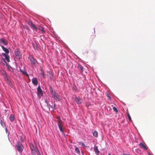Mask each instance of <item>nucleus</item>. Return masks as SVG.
Segmentation results:
<instances>
[{
  "label": "nucleus",
  "mask_w": 155,
  "mask_h": 155,
  "mask_svg": "<svg viewBox=\"0 0 155 155\" xmlns=\"http://www.w3.org/2000/svg\"><path fill=\"white\" fill-rule=\"evenodd\" d=\"M50 92L53 97L57 101H60V97L58 93H56L55 91H54L52 88H50Z\"/></svg>",
  "instance_id": "f257e3e1"
},
{
  "label": "nucleus",
  "mask_w": 155,
  "mask_h": 155,
  "mask_svg": "<svg viewBox=\"0 0 155 155\" xmlns=\"http://www.w3.org/2000/svg\"><path fill=\"white\" fill-rule=\"evenodd\" d=\"M15 147L18 152L20 153H22L24 148V147L20 141L17 142V144L15 146Z\"/></svg>",
  "instance_id": "f03ea898"
},
{
  "label": "nucleus",
  "mask_w": 155,
  "mask_h": 155,
  "mask_svg": "<svg viewBox=\"0 0 155 155\" xmlns=\"http://www.w3.org/2000/svg\"><path fill=\"white\" fill-rule=\"evenodd\" d=\"M2 74L4 76V77L5 79V81H8V83L9 84L10 86L11 87H13V85L12 84L10 81L8 80V75L5 71H4L2 73Z\"/></svg>",
  "instance_id": "7ed1b4c3"
},
{
  "label": "nucleus",
  "mask_w": 155,
  "mask_h": 155,
  "mask_svg": "<svg viewBox=\"0 0 155 155\" xmlns=\"http://www.w3.org/2000/svg\"><path fill=\"white\" fill-rule=\"evenodd\" d=\"M2 74L4 76V77L5 79V81H8V83L9 84L10 86L11 87H13V85L12 84L10 81L8 80V75L5 71H4L2 73Z\"/></svg>",
  "instance_id": "20e7f679"
},
{
  "label": "nucleus",
  "mask_w": 155,
  "mask_h": 155,
  "mask_svg": "<svg viewBox=\"0 0 155 155\" xmlns=\"http://www.w3.org/2000/svg\"><path fill=\"white\" fill-rule=\"evenodd\" d=\"M2 74L4 76V77L5 79V81H8V83L9 84L10 86L11 87H13V85L12 84L10 81L8 80V75L5 71H4L2 73Z\"/></svg>",
  "instance_id": "39448f33"
},
{
  "label": "nucleus",
  "mask_w": 155,
  "mask_h": 155,
  "mask_svg": "<svg viewBox=\"0 0 155 155\" xmlns=\"http://www.w3.org/2000/svg\"><path fill=\"white\" fill-rule=\"evenodd\" d=\"M28 24L31 26L32 28L35 30L36 31H37V28L35 26L31 21H28Z\"/></svg>",
  "instance_id": "423d86ee"
},
{
  "label": "nucleus",
  "mask_w": 155,
  "mask_h": 155,
  "mask_svg": "<svg viewBox=\"0 0 155 155\" xmlns=\"http://www.w3.org/2000/svg\"><path fill=\"white\" fill-rule=\"evenodd\" d=\"M37 93L39 96L41 97L43 95L42 91L40 86L38 87L37 88Z\"/></svg>",
  "instance_id": "0eeeda50"
},
{
  "label": "nucleus",
  "mask_w": 155,
  "mask_h": 155,
  "mask_svg": "<svg viewBox=\"0 0 155 155\" xmlns=\"http://www.w3.org/2000/svg\"><path fill=\"white\" fill-rule=\"evenodd\" d=\"M15 54L17 58L19 59L21 57V55L20 52L18 50L15 51Z\"/></svg>",
  "instance_id": "6e6552de"
},
{
  "label": "nucleus",
  "mask_w": 155,
  "mask_h": 155,
  "mask_svg": "<svg viewBox=\"0 0 155 155\" xmlns=\"http://www.w3.org/2000/svg\"><path fill=\"white\" fill-rule=\"evenodd\" d=\"M55 105V104L54 103L53 106L51 105L50 104H48V107L49 110L53 111L56 109Z\"/></svg>",
  "instance_id": "1a4fd4ad"
},
{
  "label": "nucleus",
  "mask_w": 155,
  "mask_h": 155,
  "mask_svg": "<svg viewBox=\"0 0 155 155\" xmlns=\"http://www.w3.org/2000/svg\"><path fill=\"white\" fill-rule=\"evenodd\" d=\"M58 127L59 128L60 130V131L63 134H64V130L62 128L63 127V125L62 123L58 124Z\"/></svg>",
  "instance_id": "9d476101"
},
{
  "label": "nucleus",
  "mask_w": 155,
  "mask_h": 155,
  "mask_svg": "<svg viewBox=\"0 0 155 155\" xmlns=\"http://www.w3.org/2000/svg\"><path fill=\"white\" fill-rule=\"evenodd\" d=\"M32 83L33 84L35 85L36 86L38 84V81L36 78H33L32 80Z\"/></svg>",
  "instance_id": "9b49d317"
},
{
  "label": "nucleus",
  "mask_w": 155,
  "mask_h": 155,
  "mask_svg": "<svg viewBox=\"0 0 155 155\" xmlns=\"http://www.w3.org/2000/svg\"><path fill=\"white\" fill-rule=\"evenodd\" d=\"M0 42L3 43L5 45H7L8 44L7 41L4 38H1L0 39Z\"/></svg>",
  "instance_id": "f8f14e48"
},
{
  "label": "nucleus",
  "mask_w": 155,
  "mask_h": 155,
  "mask_svg": "<svg viewBox=\"0 0 155 155\" xmlns=\"http://www.w3.org/2000/svg\"><path fill=\"white\" fill-rule=\"evenodd\" d=\"M139 146H140V147L142 149H143L145 150L147 149V147L145 145H144V144H143V143H142V142H140L139 143Z\"/></svg>",
  "instance_id": "ddd939ff"
},
{
  "label": "nucleus",
  "mask_w": 155,
  "mask_h": 155,
  "mask_svg": "<svg viewBox=\"0 0 155 155\" xmlns=\"http://www.w3.org/2000/svg\"><path fill=\"white\" fill-rule=\"evenodd\" d=\"M75 100L78 104H80L81 103V100L80 98H78L77 97H75Z\"/></svg>",
  "instance_id": "4468645a"
},
{
  "label": "nucleus",
  "mask_w": 155,
  "mask_h": 155,
  "mask_svg": "<svg viewBox=\"0 0 155 155\" xmlns=\"http://www.w3.org/2000/svg\"><path fill=\"white\" fill-rule=\"evenodd\" d=\"M2 55L4 56L5 57V59L7 60L8 62H9L10 61L9 56L5 53H3Z\"/></svg>",
  "instance_id": "2eb2a0df"
},
{
  "label": "nucleus",
  "mask_w": 155,
  "mask_h": 155,
  "mask_svg": "<svg viewBox=\"0 0 155 155\" xmlns=\"http://www.w3.org/2000/svg\"><path fill=\"white\" fill-rule=\"evenodd\" d=\"M94 149L95 153L97 155L99 153V151L97 147L96 146H94Z\"/></svg>",
  "instance_id": "dca6fc26"
},
{
  "label": "nucleus",
  "mask_w": 155,
  "mask_h": 155,
  "mask_svg": "<svg viewBox=\"0 0 155 155\" xmlns=\"http://www.w3.org/2000/svg\"><path fill=\"white\" fill-rule=\"evenodd\" d=\"M30 61L31 63L33 64H36V61L35 59L33 57H32L30 58Z\"/></svg>",
  "instance_id": "f3484780"
},
{
  "label": "nucleus",
  "mask_w": 155,
  "mask_h": 155,
  "mask_svg": "<svg viewBox=\"0 0 155 155\" xmlns=\"http://www.w3.org/2000/svg\"><path fill=\"white\" fill-rule=\"evenodd\" d=\"M38 150V149L36 148H35V149L33 150H32V154L33 155H36Z\"/></svg>",
  "instance_id": "a211bd4d"
},
{
  "label": "nucleus",
  "mask_w": 155,
  "mask_h": 155,
  "mask_svg": "<svg viewBox=\"0 0 155 155\" xmlns=\"http://www.w3.org/2000/svg\"><path fill=\"white\" fill-rule=\"evenodd\" d=\"M3 50L7 54H8L9 52V51L6 48H5L3 46H1Z\"/></svg>",
  "instance_id": "6ab92c4d"
},
{
  "label": "nucleus",
  "mask_w": 155,
  "mask_h": 155,
  "mask_svg": "<svg viewBox=\"0 0 155 155\" xmlns=\"http://www.w3.org/2000/svg\"><path fill=\"white\" fill-rule=\"evenodd\" d=\"M93 134L94 137H98V133L96 131H94L93 133Z\"/></svg>",
  "instance_id": "aec40b11"
},
{
  "label": "nucleus",
  "mask_w": 155,
  "mask_h": 155,
  "mask_svg": "<svg viewBox=\"0 0 155 155\" xmlns=\"http://www.w3.org/2000/svg\"><path fill=\"white\" fill-rule=\"evenodd\" d=\"M21 72H22L23 74L25 75H26L28 77H29V75L27 73V72L26 71H24L21 69L20 70Z\"/></svg>",
  "instance_id": "412c9836"
},
{
  "label": "nucleus",
  "mask_w": 155,
  "mask_h": 155,
  "mask_svg": "<svg viewBox=\"0 0 155 155\" xmlns=\"http://www.w3.org/2000/svg\"><path fill=\"white\" fill-rule=\"evenodd\" d=\"M41 74L42 75L43 78H45L46 77V76H45V75L44 74V71L42 69H41Z\"/></svg>",
  "instance_id": "4be33fe9"
},
{
  "label": "nucleus",
  "mask_w": 155,
  "mask_h": 155,
  "mask_svg": "<svg viewBox=\"0 0 155 155\" xmlns=\"http://www.w3.org/2000/svg\"><path fill=\"white\" fill-rule=\"evenodd\" d=\"M14 116L13 115H11L9 116V119L11 121H12L14 120Z\"/></svg>",
  "instance_id": "5701e85b"
},
{
  "label": "nucleus",
  "mask_w": 155,
  "mask_h": 155,
  "mask_svg": "<svg viewBox=\"0 0 155 155\" xmlns=\"http://www.w3.org/2000/svg\"><path fill=\"white\" fill-rule=\"evenodd\" d=\"M78 68L80 70L82 71V72H83L84 71L83 68L82 66H81V65H78Z\"/></svg>",
  "instance_id": "b1692460"
},
{
  "label": "nucleus",
  "mask_w": 155,
  "mask_h": 155,
  "mask_svg": "<svg viewBox=\"0 0 155 155\" xmlns=\"http://www.w3.org/2000/svg\"><path fill=\"white\" fill-rule=\"evenodd\" d=\"M56 118L58 120V124L62 123V121H61V120L60 119V117H57Z\"/></svg>",
  "instance_id": "393cba45"
},
{
  "label": "nucleus",
  "mask_w": 155,
  "mask_h": 155,
  "mask_svg": "<svg viewBox=\"0 0 155 155\" xmlns=\"http://www.w3.org/2000/svg\"><path fill=\"white\" fill-rule=\"evenodd\" d=\"M33 46L35 49L38 50V47L36 44H33Z\"/></svg>",
  "instance_id": "a878e982"
},
{
  "label": "nucleus",
  "mask_w": 155,
  "mask_h": 155,
  "mask_svg": "<svg viewBox=\"0 0 155 155\" xmlns=\"http://www.w3.org/2000/svg\"><path fill=\"white\" fill-rule=\"evenodd\" d=\"M30 146L31 150H33L35 149V148H36V147H35L32 144H30Z\"/></svg>",
  "instance_id": "bb28decb"
},
{
  "label": "nucleus",
  "mask_w": 155,
  "mask_h": 155,
  "mask_svg": "<svg viewBox=\"0 0 155 155\" xmlns=\"http://www.w3.org/2000/svg\"><path fill=\"white\" fill-rule=\"evenodd\" d=\"M38 28L41 31L43 32H45V31L44 30L43 28L41 26H39Z\"/></svg>",
  "instance_id": "cd10ccee"
},
{
  "label": "nucleus",
  "mask_w": 155,
  "mask_h": 155,
  "mask_svg": "<svg viewBox=\"0 0 155 155\" xmlns=\"http://www.w3.org/2000/svg\"><path fill=\"white\" fill-rule=\"evenodd\" d=\"M75 150L76 152H77V153H79L80 152V151L79 150V149L77 147L75 148Z\"/></svg>",
  "instance_id": "c85d7f7f"
},
{
  "label": "nucleus",
  "mask_w": 155,
  "mask_h": 155,
  "mask_svg": "<svg viewBox=\"0 0 155 155\" xmlns=\"http://www.w3.org/2000/svg\"><path fill=\"white\" fill-rule=\"evenodd\" d=\"M113 109L114 111H115L116 112V113H117L118 110H117V108L116 107H113Z\"/></svg>",
  "instance_id": "c756f323"
},
{
  "label": "nucleus",
  "mask_w": 155,
  "mask_h": 155,
  "mask_svg": "<svg viewBox=\"0 0 155 155\" xmlns=\"http://www.w3.org/2000/svg\"><path fill=\"white\" fill-rule=\"evenodd\" d=\"M127 116L128 117V118L129 120L130 121L131 120V117L128 113H127Z\"/></svg>",
  "instance_id": "7c9ffc66"
},
{
  "label": "nucleus",
  "mask_w": 155,
  "mask_h": 155,
  "mask_svg": "<svg viewBox=\"0 0 155 155\" xmlns=\"http://www.w3.org/2000/svg\"><path fill=\"white\" fill-rule=\"evenodd\" d=\"M79 144L80 145L83 146V147H85V145L84 144V143H83L82 142H80L79 143Z\"/></svg>",
  "instance_id": "2f4dec72"
},
{
  "label": "nucleus",
  "mask_w": 155,
  "mask_h": 155,
  "mask_svg": "<svg viewBox=\"0 0 155 155\" xmlns=\"http://www.w3.org/2000/svg\"><path fill=\"white\" fill-rule=\"evenodd\" d=\"M0 123H1V125H2V126H3H3H4V125H5V123H2V120H1V121H0Z\"/></svg>",
  "instance_id": "473e14b6"
},
{
  "label": "nucleus",
  "mask_w": 155,
  "mask_h": 155,
  "mask_svg": "<svg viewBox=\"0 0 155 155\" xmlns=\"http://www.w3.org/2000/svg\"><path fill=\"white\" fill-rule=\"evenodd\" d=\"M37 155H41L40 152L38 150L36 153Z\"/></svg>",
  "instance_id": "72a5a7b5"
},
{
  "label": "nucleus",
  "mask_w": 155,
  "mask_h": 155,
  "mask_svg": "<svg viewBox=\"0 0 155 155\" xmlns=\"http://www.w3.org/2000/svg\"><path fill=\"white\" fill-rule=\"evenodd\" d=\"M92 36H93V37L91 38L92 40L95 37V35L94 33H93V35Z\"/></svg>",
  "instance_id": "f704fd0d"
},
{
  "label": "nucleus",
  "mask_w": 155,
  "mask_h": 155,
  "mask_svg": "<svg viewBox=\"0 0 155 155\" xmlns=\"http://www.w3.org/2000/svg\"><path fill=\"white\" fill-rule=\"evenodd\" d=\"M45 102L47 103V106H48V104H48V101H47V100H45Z\"/></svg>",
  "instance_id": "c9c22d12"
},
{
  "label": "nucleus",
  "mask_w": 155,
  "mask_h": 155,
  "mask_svg": "<svg viewBox=\"0 0 155 155\" xmlns=\"http://www.w3.org/2000/svg\"><path fill=\"white\" fill-rule=\"evenodd\" d=\"M25 28H26V29H27L28 30H30V29H29V28L27 26H25Z\"/></svg>",
  "instance_id": "e433bc0d"
},
{
  "label": "nucleus",
  "mask_w": 155,
  "mask_h": 155,
  "mask_svg": "<svg viewBox=\"0 0 155 155\" xmlns=\"http://www.w3.org/2000/svg\"><path fill=\"white\" fill-rule=\"evenodd\" d=\"M8 68L9 69H10V68H12V67L11 66H8Z\"/></svg>",
  "instance_id": "4c0bfd02"
},
{
  "label": "nucleus",
  "mask_w": 155,
  "mask_h": 155,
  "mask_svg": "<svg viewBox=\"0 0 155 155\" xmlns=\"http://www.w3.org/2000/svg\"><path fill=\"white\" fill-rule=\"evenodd\" d=\"M123 155H130V154H124Z\"/></svg>",
  "instance_id": "58836bf2"
},
{
  "label": "nucleus",
  "mask_w": 155,
  "mask_h": 155,
  "mask_svg": "<svg viewBox=\"0 0 155 155\" xmlns=\"http://www.w3.org/2000/svg\"><path fill=\"white\" fill-rule=\"evenodd\" d=\"M5 130H6V131L7 132V131L8 130V129H7V128H5Z\"/></svg>",
  "instance_id": "ea45409f"
},
{
  "label": "nucleus",
  "mask_w": 155,
  "mask_h": 155,
  "mask_svg": "<svg viewBox=\"0 0 155 155\" xmlns=\"http://www.w3.org/2000/svg\"><path fill=\"white\" fill-rule=\"evenodd\" d=\"M108 155H111L110 153H109Z\"/></svg>",
  "instance_id": "a19ab883"
},
{
  "label": "nucleus",
  "mask_w": 155,
  "mask_h": 155,
  "mask_svg": "<svg viewBox=\"0 0 155 155\" xmlns=\"http://www.w3.org/2000/svg\"><path fill=\"white\" fill-rule=\"evenodd\" d=\"M150 155H151V154H150Z\"/></svg>",
  "instance_id": "79ce46f5"
}]
</instances>
